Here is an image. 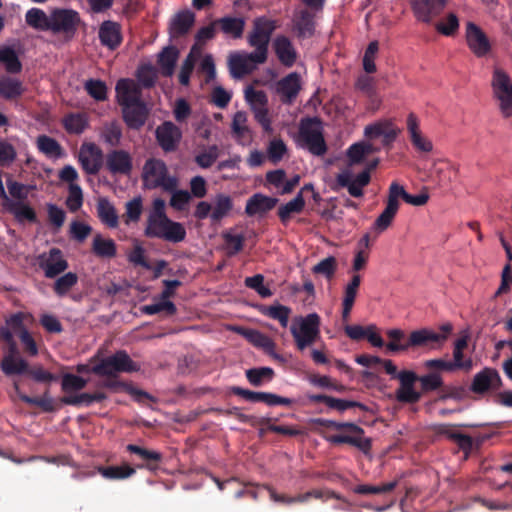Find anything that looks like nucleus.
<instances>
[{"instance_id":"obj_51","label":"nucleus","mask_w":512,"mask_h":512,"mask_svg":"<svg viewBox=\"0 0 512 512\" xmlns=\"http://www.w3.org/2000/svg\"><path fill=\"white\" fill-rule=\"evenodd\" d=\"M6 184L8 192L11 196V199H9L8 197L7 199H5L7 203L9 201H26L29 192L36 188L35 185H25L11 179L8 180Z\"/></svg>"},{"instance_id":"obj_15","label":"nucleus","mask_w":512,"mask_h":512,"mask_svg":"<svg viewBox=\"0 0 512 512\" xmlns=\"http://www.w3.org/2000/svg\"><path fill=\"white\" fill-rule=\"evenodd\" d=\"M465 38L469 49L477 57H484L491 49L488 37L483 30L473 22L466 24Z\"/></svg>"},{"instance_id":"obj_11","label":"nucleus","mask_w":512,"mask_h":512,"mask_svg":"<svg viewBox=\"0 0 512 512\" xmlns=\"http://www.w3.org/2000/svg\"><path fill=\"white\" fill-rule=\"evenodd\" d=\"M267 58L262 56L261 53L253 51L247 52H233L229 55L228 66L232 77L242 78L243 76L251 73L259 64H263Z\"/></svg>"},{"instance_id":"obj_12","label":"nucleus","mask_w":512,"mask_h":512,"mask_svg":"<svg viewBox=\"0 0 512 512\" xmlns=\"http://www.w3.org/2000/svg\"><path fill=\"white\" fill-rule=\"evenodd\" d=\"M407 133L413 148L419 153H431L433 142L422 132L420 120L414 113H409L406 119Z\"/></svg>"},{"instance_id":"obj_40","label":"nucleus","mask_w":512,"mask_h":512,"mask_svg":"<svg viewBox=\"0 0 512 512\" xmlns=\"http://www.w3.org/2000/svg\"><path fill=\"white\" fill-rule=\"evenodd\" d=\"M97 213L101 222L109 228L118 227V215L115 207L106 198H100L97 203Z\"/></svg>"},{"instance_id":"obj_64","label":"nucleus","mask_w":512,"mask_h":512,"mask_svg":"<svg viewBox=\"0 0 512 512\" xmlns=\"http://www.w3.org/2000/svg\"><path fill=\"white\" fill-rule=\"evenodd\" d=\"M223 238L225 241V249L229 256H233L242 250L244 243L243 235L226 232L223 234Z\"/></svg>"},{"instance_id":"obj_27","label":"nucleus","mask_w":512,"mask_h":512,"mask_svg":"<svg viewBox=\"0 0 512 512\" xmlns=\"http://www.w3.org/2000/svg\"><path fill=\"white\" fill-rule=\"evenodd\" d=\"M121 107L123 110L124 120L130 128L137 129L144 125L148 110L142 101Z\"/></svg>"},{"instance_id":"obj_47","label":"nucleus","mask_w":512,"mask_h":512,"mask_svg":"<svg viewBox=\"0 0 512 512\" xmlns=\"http://www.w3.org/2000/svg\"><path fill=\"white\" fill-rule=\"evenodd\" d=\"M22 92L23 86L20 80L9 76L0 77V95L11 99L18 97Z\"/></svg>"},{"instance_id":"obj_23","label":"nucleus","mask_w":512,"mask_h":512,"mask_svg":"<svg viewBox=\"0 0 512 512\" xmlns=\"http://www.w3.org/2000/svg\"><path fill=\"white\" fill-rule=\"evenodd\" d=\"M1 369L6 375H21L28 369V363L17 351L16 345H11L1 361Z\"/></svg>"},{"instance_id":"obj_6","label":"nucleus","mask_w":512,"mask_h":512,"mask_svg":"<svg viewBox=\"0 0 512 512\" xmlns=\"http://www.w3.org/2000/svg\"><path fill=\"white\" fill-rule=\"evenodd\" d=\"M137 370H139V366L123 350L102 358L96 365L91 367L92 373L101 377H115L122 372H134Z\"/></svg>"},{"instance_id":"obj_29","label":"nucleus","mask_w":512,"mask_h":512,"mask_svg":"<svg viewBox=\"0 0 512 512\" xmlns=\"http://www.w3.org/2000/svg\"><path fill=\"white\" fill-rule=\"evenodd\" d=\"M270 498L275 502H283L286 504H293V503H304L307 502L310 498H316V499H329V498H339L334 492L329 490H314L307 493H304L302 495H299L297 497H285L278 495L274 490L269 489Z\"/></svg>"},{"instance_id":"obj_46","label":"nucleus","mask_w":512,"mask_h":512,"mask_svg":"<svg viewBox=\"0 0 512 512\" xmlns=\"http://www.w3.org/2000/svg\"><path fill=\"white\" fill-rule=\"evenodd\" d=\"M168 298V291H163L162 299L158 302L145 305L142 309L143 312L147 315H154L160 312H165L168 315L174 314L176 312V307L173 302L168 300Z\"/></svg>"},{"instance_id":"obj_9","label":"nucleus","mask_w":512,"mask_h":512,"mask_svg":"<svg viewBox=\"0 0 512 512\" xmlns=\"http://www.w3.org/2000/svg\"><path fill=\"white\" fill-rule=\"evenodd\" d=\"M50 31L71 39L80 24V15L73 9L56 8L49 14Z\"/></svg>"},{"instance_id":"obj_60","label":"nucleus","mask_w":512,"mask_h":512,"mask_svg":"<svg viewBox=\"0 0 512 512\" xmlns=\"http://www.w3.org/2000/svg\"><path fill=\"white\" fill-rule=\"evenodd\" d=\"M219 156V148L217 145H211L207 149L201 151L195 156V162L201 168H209L217 160Z\"/></svg>"},{"instance_id":"obj_57","label":"nucleus","mask_w":512,"mask_h":512,"mask_svg":"<svg viewBox=\"0 0 512 512\" xmlns=\"http://www.w3.org/2000/svg\"><path fill=\"white\" fill-rule=\"evenodd\" d=\"M78 282V276L73 272H67L60 276L54 283L55 293L62 297L66 295Z\"/></svg>"},{"instance_id":"obj_63","label":"nucleus","mask_w":512,"mask_h":512,"mask_svg":"<svg viewBox=\"0 0 512 512\" xmlns=\"http://www.w3.org/2000/svg\"><path fill=\"white\" fill-rule=\"evenodd\" d=\"M83 204V192L78 184H71L68 187L66 206L71 212L78 211Z\"/></svg>"},{"instance_id":"obj_59","label":"nucleus","mask_w":512,"mask_h":512,"mask_svg":"<svg viewBox=\"0 0 512 512\" xmlns=\"http://www.w3.org/2000/svg\"><path fill=\"white\" fill-rule=\"evenodd\" d=\"M87 380L81 376L66 373L62 376L61 387L65 393L82 390L87 385Z\"/></svg>"},{"instance_id":"obj_58","label":"nucleus","mask_w":512,"mask_h":512,"mask_svg":"<svg viewBox=\"0 0 512 512\" xmlns=\"http://www.w3.org/2000/svg\"><path fill=\"white\" fill-rule=\"evenodd\" d=\"M337 270V261L333 256H328L322 259L319 263L312 267L314 274H319L327 278L332 279Z\"/></svg>"},{"instance_id":"obj_45","label":"nucleus","mask_w":512,"mask_h":512,"mask_svg":"<svg viewBox=\"0 0 512 512\" xmlns=\"http://www.w3.org/2000/svg\"><path fill=\"white\" fill-rule=\"evenodd\" d=\"M98 472L109 480H123L135 474V469L127 464L120 466L99 467Z\"/></svg>"},{"instance_id":"obj_33","label":"nucleus","mask_w":512,"mask_h":512,"mask_svg":"<svg viewBox=\"0 0 512 512\" xmlns=\"http://www.w3.org/2000/svg\"><path fill=\"white\" fill-rule=\"evenodd\" d=\"M99 38L103 45L115 49L121 43L120 25L113 21H104L99 29Z\"/></svg>"},{"instance_id":"obj_16","label":"nucleus","mask_w":512,"mask_h":512,"mask_svg":"<svg viewBox=\"0 0 512 512\" xmlns=\"http://www.w3.org/2000/svg\"><path fill=\"white\" fill-rule=\"evenodd\" d=\"M448 0H412L411 7L417 20L430 23L445 8Z\"/></svg>"},{"instance_id":"obj_25","label":"nucleus","mask_w":512,"mask_h":512,"mask_svg":"<svg viewBox=\"0 0 512 512\" xmlns=\"http://www.w3.org/2000/svg\"><path fill=\"white\" fill-rule=\"evenodd\" d=\"M273 48L278 60L286 67H291L297 59V52L292 42L286 36H277Z\"/></svg>"},{"instance_id":"obj_48","label":"nucleus","mask_w":512,"mask_h":512,"mask_svg":"<svg viewBox=\"0 0 512 512\" xmlns=\"http://www.w3.org/2000/svg\"><path fill=\"white\" fill-rule=\"evenodd\" d=\"M63 125L67 132L81 134L88 126V117L83 113H73L63 119Z\"/></svg>"},{"instance_id":"obj_55","label":"nucleus","mask_w":512,"mask_h":512,"mask_svg":"<svg viewBox=\"0 0 512 512\" xmlns=\"http://www.w3.org/2000/svg\"><path fill=\"white\" fill-rule=\"evenodd\" d=\"M295 27L300 37L306 38L312 36L315 30L313 16L309 12H301L295 23Z\"/></svg>"},{"instance_id":"obj_56","label":"nucleus","mask_w":512,"mask_h":512,"mask_svg":"<svg viewBox=\"0 0 512 512\" xmlns=\"http://www.w3.org/2000/svg\"><path fill=\"white\" fill-rule=\"evenodd\" d=\"M287 146L282 139L274 138L267 146L268 159L273 163H279L287 154Z\"/></svg>"},{"instance_id":"obj_39","label":"nucleus","mask_w":512,"mask_h":512,"mask_svg":"<svg viewBox=\"0 0 512 512\" xmlns=\"http://www.w3.org/2000/svg\"><path fill=\"white\" fill-rule=\"evenodd\" d=\"M210 219L212 222H218L228 216L233 208L232 198L226 194H217L213 200Z\"/></svg>"},{"instance_id":"obj_7","label":"nucleus","mask_w":512,"mask_h":512,"mask_svg":"<svg viewBox=\"0 0 512 512\" xmlns=\"http://www.w3.org/2000/svg\"><path fill=\"white\" fill-rule=\"evenodd\" d=\"M299 145L316 156H321L326 152L327 147L322 133V126L318 119L311 118L301 122Z\"/></svg>"},{"instance_id":"obj_28","label":"nucleus","mask_w":512,"mask_h":512,"mask_svg":"<svg viewBox=\"0 0 512 512\" xmlns=\"http://www.w3.org/2000/svg\"><path fill=\"white\" fill-rule=\"evenodd\" d=\"M301 88L300 76L296 72L288 74L277 83V92L281 95L282 100L291 103L297 96Z\"/></svg>"},{"instance_id":"obj_54","label":"nucleus","mask_w":512,"mask_h":512,"mask_svg":"<svg viewBox=\"0 0 512 512\" xmlns=\"http://www.w3.org/2000/svg\"><path fill=\"white\" fill-rule=\"evenodd\" d=\"M93 252L100 257H113L116 254V246L112 239H105L96 235L92 244Z\"/></svg>"},{"instance_id":"obj_31","label":"nucleus","mask_w":512,"mask_h":512,"mask_svg":"<svg viewBox=\"0 0 512 512\" xmlns=\"http://www.w3.org/2000/svg\"><path fill=\"white\" fill-rule=\"evenodd\" d=\"M388 190L399 205L400 200H404L406 203L413 206H423L429 200V195L427 193L411 195L405 190L403 185L395 181L390 184Z\"/></svg>"},{"instance_id":"obj_4","label":"nucleus","mask_w":512,"mask_h":512,"mask_svg":"<svg viewBox=\"0 0 512 512\" xmlns=\"http://www.w3.org/2000/svg\"><path fill=\"white\" fill-rule=\"evenodd\" d=\"M492 97L502 118H512V78L503 69L495 67L491 79Z\"/></svg>"},{"instance_id":"obj_1","label":"nucleus","mask_w":512,"mask_h":512,"mask_svg":"<svg viewBox=\"0 0 512 512\" xmlns=\"http://www.w3.org/2000/svg\"><path fill=\"white\" fill-rule=\"evenodd\" d=\"M144 234L148 238L179 243L185 240L187 232L182 223L173 221L167 216L165 201L155 198L147 215Z\"/></svg>"},{"instance_id":"obj_5","label":"nucleus","mask_w":512,"mask_h":512,"mask_svg":"<svg viewBox=\"0 0 512 512\" xmlns=\"http://www.w3.org/2000/svg\"><path fill=\"white\" fill-rule=\"evenodd\" d=\"M143 182L148 189L162 188L173 191L177 188V178L168 174L166 164L160 159H148L143 167Z\"/></svg>"},{"instance_id":"obj_19","label":"nucleus","mask_w":512,"mask_h":512,"mask_svg":"<svg viewBox=\"0 0 512 512\" xmlns=\"http://www.w3.org/2000/svg\"><path fill=\"white\" fill-rule=\"evenodd\" d=\"M500 385L499 373L495 369L485 368L474 376L470 389L474 393L482 394L491 389H497Z\"/></svg>"},{"instance_id":"obj_53","label":"nucleus","mask_w":512,"mask_h":512,"mask_svg":"<svg viewBox=\"0 0 512 512\" xmlns=\"http://www.w3.org/2000/svg\"><path fill=\"white\" fill-rule=\"evenodd\" d=\"M460 22L456 14L449 13L445 18L436 23L435 29L443 36H454L459 30Z\"/></svg>"},{"instance_id":"obj_35","label":"nucleus","mask_w":512,"mask_h":512,"mask_svg":"<svg viewBox=\"0 0 512 512\" xmlns=\"http://www.w3.org/2000/svg\"><path fill=\"white\" fill-rule=\"evenodd\" d=\"M232 133L236 141L240 145H247L251 141V131L247 126V115L243 111H238L234 114L232 124Z\"/></svg>"},{"instance_id":"obj_32","label":"nucleus","mask_w":512,"mask_h":512,"mask_svg":"<svg viewBox=\"0 0 512 512\" xmlns=\"http://www.w3.org/2000/svg\"><path fill=\"white\" fill-rule=\"evenodd\" d=\"M195 21V15L189 10L178 12L171 20L169 32L171 37L176 38L186 34Z\"/></svg>"},{"instance_id":"obj_26","label":"nucleus","mask_w":512,"mask_h":512,"mask_svg":"<svg viewBox=\"0 0 512 512\" xmlns=\"http://www.w3.org/2000/svg\"><path fill=\"white\" fill-rule=\"evenodd\" d=\"M107 168L113 174H129L132 170V158L124 150H114L107 155Z\"/></svg>"},{"instance_id":"obj_61","label":"nucleus","mask_w":512,"mask_h":512,"mask_svg":"<svg viewBox=\"0 0 512 512\" xmlns=\"http://www.w3.org/2000/svg\"><path fill=\"white\" fill-rule=\"evenodd\" d=\"M274 371L269 367L252 368L246 371L248 381L254 386H260L264 380H271Z\"/></svg>"},{"instance_id":"obj_36","label":"nucleus","mask_w":512,"mask_h":512,"mask_svg":"<svg viewBox=\"0 0 512 512\" xmlns=\"http://www.w3.org/2000/svg\"><path fill=\"white\" fill-rule=\"evenodd\" d=\"M364 134L369 138L383 136L386 140H394L398 131L390 120H382L365 127Z\"/></svg>"},{"instance_id":"obj_18","label":"nucleus","mask_w":512,"mask_h":512,"mask_svg":"<svg viewBox=\"0 0 512 512\" xmlns=\"http://www.w3.org/2000/svg\"><path fill=\"white\" fill-rule=\"evenodd\" d=\"M430 175L439 187H445L456 181L458 168L446 159H436L432 163Z\"/></svg>"},{"instance_id":"obj_22","label":"nucleus","mask_w":512,"mask_h":512,"mask_svg":"<svg viewBox=\"0 0 512 512\" xmlns=\"http://www.w3.org/2000/svg\"><path fill=\"white\" fill-rule=\"evenodd\" d=\"M115 90L117 101L121 106L141 101V89L132 79H120Z\"/></svg>"},{"instance_id":"obj_37","label":"nucleus","mask_w":512,"mask_h":512,"mask_svg":"<svg viewBox=\"0 0 512 512\" xmlns=\"http://www.w3.org/2000/svg\"><path fill=\"white\" fill-rule=\"evenodd\" d=\"M179 57L177 48L165 47L158 55V66L162 75L171 77L174 74V68Z\"/></svg>"},{"instance_id":"obj_62","label":"nucleus","mask_w":512,"mask_h":512,"mask_svg":"<svg viewBox=\"0 0 512 512\" xmlns=\"http://www.w3.org/2000/svg\"><path fill=\"white\" fill-rule=\"evenodd\" d=\"M101 136L103 140L110 146L119 145L122 137L120 125L116 122H110L105 124Z\"/></svg>"},{"instance_id":"obj_20","label":"nucleus","mask_w":512,"mask_h":512,"mask_svg":"<svg viewBox=\"0 0 512 512\" xmlns=\"http://www.w3.org/2000/svg\"><path fill=\"white\" fill-rule=\"evenodd\" d=\"M399 210V204L388 191L384 210L379 214L371 226V231L377 235L386 231L393 223Z\"/></svg>"},{"instance_id":"obj_24","label":"nucleus","mask_w":512,"mask_h":512,"mask_svg":"<svg viewBox=\"0 0 512 512\" xmlns=\"http://www.w3.org/2000/svg\"><path fill=\"white\" fill-rule=\"evenodd\" d=\"M277 202L276 198L256 193L247 200L245 213L248 216H262L273 209Z\"/></svg>"},{"instance_id":"obj_17","label":"nucleus","mask_w":512,"mask_h":512,"mask_svg":"<svg viewBox=\"0 0 512 512\" xmlns=\"http://www.w3.org/2000/svg\"><path fill=\"white\" fill-rule=\"evenodd\" d=\"M155 134L160 147L166 152L176 150L182 138L181 130L171 121L158 126Z\"/></svg>"},{"instance_id":"obj_49","label":"nucleus","mask_w":512,"mask_h":512,"mask_svg":"<svg viewBox=\"0 0 512 512\" xmlns=\"http://www.w3.org/2000/svg\"><path fill=\"white\" fill-rule=\"evenodd\" d=\"M36 144L39 151L45 154L47 157L60 158L63 155L62 148L59 143L49 136H39L37 138Z\"/></svg>"},{"instance_id":"obj_14","label":"nucleus","mask_w":512,"mask_h":512,"mask_svg":"<svg viewBox=\"0 0 512 512\" xmlns=\"http://www.w3.org/2000/svg\"><path fill=\"white\" fill-rule=\"evenodd\" d=\"M78 160L87 174L95 175L102 167L103 152L94 143H84L80 147Z\"/></svg>"},{"instance_id":"obj_43","label":"nucleus","mask_w":512,"mask_h":512,"mask_svg":"<svg viewBox=\"0 0 512 512\" xmlns=\"http://www.w3.org/2000/svg\"><path fill=\"white\" fill-rule=\"evenodd\" d=\"M201 55V48L197 45H194L189 54L187 55L186 59L184 60L182 66H181V69H180V73H179V82L184 85V86H187L189 84V81H190V75L194 69V66H195V63L197 61V59L200 57Z\"/></svg>"},{"instance_id":"obj_21","label":"nucleus","mask_w":512,"mask_h":512,"mask_svg":"<svg viewBox=\"0 0 512 512\" xmlns=\"http://www.w3.org/2000/svg\"><path fill=\"white\" fill-rule=\"evenodd\" d=\"M239 332L253 346L262 349L274 359L283 361V358L275 351L274 341L267 335L255 329H240Z\"/></svg>"},{"instance_id":"obj_41","label":"nucleus","mask_w":512,"mask_h":512,"mask_svg":"<svg viewBox=\"0 0 512 512\" xmlns=\"http://www.w3.org/2000/svg\"><path fill=\"white\" fill-rule=\"evenodd\" d=\"M304 206L305 200L302 191H300L292 200L279 207L278 215L282 223L286 224L293 215L302 212Z\"/></svg>"},{"instance_id":"obj_38","label":"nucleus","mask_w":512,"mask_h":512,"mask_svg":"<svg viewBox=\"0 0 512 512\" xmlns=\"http://www.w3.org/2000/svg\"><path fill=\"white\" fill-rule=\"evenodd\" d=\"M374 152V148L371 143L366 141H360L352 144L346 152L348 163L350 167L356 164L362 163L366 157Z\"/></svg>"},{"instance_id":"obj_13","label":"nucleus","mask_w":512,"mask_h":512,"mask_svg":"<svg viewBox=\"0 0 512 512\" xmlns=\"http://www.w3.org/2000/svg\"><path fill=\"white\" fill-rule=\"evenodd\" d=\"M38 265L47 278H55L68 268V262L61 250L52 248L38 257Z\"/></svg>"},{"instance_id":"obj_42","label":"nucleus","mask_w":512,"mask_h":512,"mask_svg":"<svg viewBox=\"0 0 512 512\" xmlns=\"http://www.w3.org/2000/svg\"><path fill=\"white\" fill-rule=\"evenodd\" d=\"M26 23L40 31H50L49 14L40 8L33 7L25 14Z\"/></svg>"},{"instance_id":"obj_10","label":"nucleus","mask_w":512,"mask_h":512,"mask_svg":"<svg viewBox=\"0 0 512 512\" xmlns=\"http://www.w3.org/2000/svg\"><path fill=\"white\" fill-rule=\"evenodd\" d=\"M275 29V21L266 17H258L254 20L253 30L248 36L249 45L265 58H267L269 42Z\"/></svg>"},{"instance_id":"obj_8","label":"nucleus","mask_w":512,"mask_h":512,"mask_svg":"<svg viewBox=\"0 0 512 512\" xmlns=\"http://www.w3.org/2000/svg\"><path fill=\"white\" fill-rule=\"evenodd\" d=\"M376 165L377 161L357 174L354 173L352 167L347 166L336 175L335 183L337 187L345 188L350 196L360 198L364 195V188L370 183V171Z\"/></svg>"},{"instance_id":"obj_52","label":"nucleus","mask_w":512,"mask_h":512,"mask_svg":"<svg viewBox=\"0 0 512 512\" xmlns=\"http://www.w3.org/2000/svg\"><path fill=\"white\" fill-rule=\"evenodd\" d=\"M0 64H2L9 73H18L22 68L16 52L9 47L0 48Z\"/></svg>"},{"instance_id":"obj_44","label":"nucleus","mask_w":512,"mask_h":512,"mask_svg":"<svg viewBox=\"0 0 512 512\" xmlns=\"http://www.w3.org/2000/svg\"><path fill=\"white\" fill-rule=\"evenodd\" d=\"M216 23H219L222 32L235 39L240 38L243 34L245 22L242 18L223 17Z\"/></svg>"},{"instance_id":"obj_34","label":"nucleus","mask_w":512,"mask_h":512,"mask_svg":"<svg viewBox=\"0 0 512 512\" xmlns=\"http://www.w3.org/2000/svg\"><path fill=\"white\" fill-rule=\"evenodd\" d=\"M326 441L331 444H342L347 443L352 446L357 447L364 453H368L371 448V441L369 438L363 437V435L352 434L347 432V434H337V435H329L325 437Z\"/></svg>"},{"instance_id":"obj_2","label":"nucleus","mask_w":512,"mask_h":512,"mask_svg":"<svg viewBox=\"0 0 512 512\" xmlns=\"http://www.w3.org/2000/svg\"><path fill=\"white\" fill-rule=\"evenodd\" d=\"M440 331L436 332L429 328H422L412 331L409 341L406 344L387 343L386 349L390 352L406 351L410 347H427L429 349H440L448 340L453 330L451 323H444L440 326Z\"/></svg>"},{"instance_id":"obj_30","label":"nucleus","mask_w":512,"mask_h":512,"mask_svg":"<svg viewBox=\"0 0 512 512\" xmlns=\"http://www.w3.org/2000/svg\"><path fill=\"white\" fill-rule=\"evenodd\" d=\"M6 209L20 224H24L26 222L34 223L37 221V215L34 208L26 201H9L6 203Z\"/></svg>"},{"instance_id":"obj_3","label":"nucleus","mask_w":512,"mask_h":512,"mask_svg":"<svg viewBox=\"0 0 512 512\" xmlns=\"http://www.w3.org/2000/svg\"><path fill=\"white\" fill-rule=\"evenodd\" d=\"M296 348L303 352L321 337V318L316 312L294 317L290 326Z\"/></svg>"},{"instance_id":"obj_50","label":"nucleus","mask_w":512,"mask_h":512,"mask_svg":"<svg viewBox=\"0 0 512 512\" xmlns=\"http://www.w3.org/2000/svg\"><path fill=\"white\" fill-rule=\"evenodd\" d=\"M261 312L274 320H278L282 327L286 328L288 326L289 316L291 313V309L289 307L276 304L263 307Z\"/></svg>"}]
</instances>
